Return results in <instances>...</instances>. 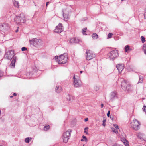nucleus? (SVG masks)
<instances>
[{
	"label": "nucleus",
	"mask_w": 146,
	"mask_h": 146,
	"mask_svg": "<svg viewBox=\"0 0 146 146\" xmlns=\"http://www.w3.org/2000/svg\"><path fill=\"white\" fill-rule=\"evenodd\" d=\"M101 107L102 108L104 106V105L103 104H101Z\"/></svg>",
	"instance_id": "45"
},
{
	"label": "nucleus",
	"mask_w": 146,
	"mask_h": 146,
	"mask_svg": "<svg viewBox=\"0 0 146 146\" xmlns=\"http://www.w3.org/2000/svg\"><path fill=\"white\" fill-rule=\"evenodd\" d=\"M82 138L83 139H84V140H85V141H87V138H86V136H84V135H83L82 136Z\"/></svg>",
	"instance_id": "37"
},
{
	"label": "nucleus",
	"mask_w": 146,
	"mask_h": 146,
	"mask_svg": "<svg viewBox=\"0 0 146 146\" xmlns=\"http://www.w3.org/2000/svg\"><path fill=\"white\" fill-rule=\"evenodd\" d=\"M13 3L14 5L17 7H19V3L17 1L15 0L13 1Z\"/></svg>",
	"instance_id": "19"
},
{
	"label": "nucleus",
	"mask_w": 146,
	"mask_h": 146,
	"mask_svg": "<svg viewBox=\"0 0 146 146\" xmlns=\"http://www.w3.org/2000/svg\"><path fill=\"white\" fill-rule=\"evenodd\" d=\"M63 27L61 23H59L58 25L56 26L54 31L57 33H60L63 31Z\"/></svg>",
	"instance_id": "11"
},
{
	"label": "nucleus",
	"mask_w": 146,
	"mask_h": 146,
	"mask_svg": "<svg viewBox=\"0 0 146 146\" xmlns=\"http://www.w3.org/2000/svg\"><path fill=\"white\" fill-rule=\"evenodd\" d=\"M87 29V28L85 27L84 28L82 29V33L84 35H86V33H85Z\"/></svg>",
	"instance_id": "29"
},
{
	"label": "nucleus",
	"mask_w": 146,
	"mask_h": 146,
	"mask_svg": "<svg viewBox=\"0 0 146 146\" xmlns=\"http://www.w3.org/2000/svg\"><path fill=\"white\" fill-rule=\"evenodd\" d=\"M55 58L57 59L56 61L60 64H65L67 62L68 57L66 55L62 54L60 55L59 57L56 56L55 57Z\"/></svg>",
	"instance_id": "2"
},
{
	"label": "nucleus",
	"mask_w": 146,
	"mask_h": 146,
	"mask_svg": "<svg viewBox=\"0 0 146 146\" xmlns=\"http://www.w3.org/2000/svg\"><path fill=\"white\" fill-rule=\"evenodd\" d=\"M111 129L112 131L114 133H118V131L117 129H115L114 128L111 127Z\"/></svg>",
	"instance_id": "28"
},
{
	"label": "nucleus",
	"mask_w": 146,
	"mask_h": 146,
	"mask_svg": "<svg viewBox=\"0 0 146 146\" xmlns=\"http://www.w3.org/2000/svg\"><path fill=\"white\" fill-rule=\"evenodd\" d=\"M125 52H128L132 50L130 48L129 46V45L125 46Z\"/></svg>",
	"instance_id": "18"
},
{
	"label": "nucleus",
	"mask_w": 146,
	"mask_h": 146,
	"mask_svg": "<svg viewBox=\"0 0 146 146\" xmlns=\"http://www.w3.org/2000/svg\"><path fill=\"white\" fill-rule=\"evenodd\" d=\"M14 52L13 50H9L6 52L4 56L5 59L11 60L14 57Z\"/></svg>",
	"instance_id": "8"
},
{
	"label": "nucleus",
	"mask_w": 146,
	"mask_h": 146,
	"mask_svg": "<svg viewBox=\"0 0 146 146\" xmlns=\"http://www.w3.org/2000/svg\"><path fill=\"white\" fill-rule=\"evenodd\" d=\"M133 122V123L132 124L131 126L133 129L135 131L139 130L140 128V123L136 119L134 120Z\"/></svg>",
	"instance_id": "10"
},
{
	"label": "nucleus",
	"mask_w": 146,
	"mask_h": 146,
	"mask_svg": "<svg viewBox=\"0 0 146 146\" xmlns=\"http://www.w3.org/2000/svg\"><path fill=\"white\" fill-rule=\"evenodd\" d=\"M50 127L49 125H47L44 126V130L45 131H47L50 129Z\"/></svg>",
	"instance_id": "24"
},
{
	"label": "nucleus",
	"mask_w": 146,
	"mask_h": 146,
	"mask_svg": "<svg viewBox=\"0 0 146 146\" xmlns=\"http://www.w3.org/2000/svg\"><path fill=\"white\" fill-rule=\"evenodd\" d=\"M123 143L125 146H129V143L128 141L125 139H123Z\"/></svg>",
	"instance_id": "23"
},
{
	"label": "nucleus",
	"mask_w": 146,
	"mask_h": 146,
	"mask_svg": "<svg viewBox=\"0 0 146 146\" xmlns=\"http://www.w3.org/2000/svg\"><path fill=\"white\" fill-rule=\"evenodd\" d=\"M18 29H17L16 31H15V32H16L17 33V32H18Z\"/></svg>",
	"instance_id": "48"
},
{
	"label": "nucleus",
	"mask_w": 146,
	"mask_h": 146,
	"mask_svg": "<svg viewBox=\"0 0 146 146\" xmlns=\"http://www.w3.org/2000/svg\"><path fill=\"white\" fill-rule=\"evenodd\" d=\"M2 53V50H1L0 48V55Z\"/></svg>",
	"instance_id": "46"
},
{
	"label": "nucleus",
	"mask_w": 146,
	"mask_h": 146,
	"mask_svg": "<svg viewBox=\"0 0 146 146\" xmlns=\"http://www.w3.org/2000/svg\"><path fill=\"white\" fill-rule=\"evenodd\" d=\"M14 20L15 22L18 24L24 23L26 21L25 14L23 13L20 14L19 16H16Z\"/></svg>",
	"instance_id": "1"
},
{
	"label": "nucleus",
	"mask_w": 146,
	"mask_h": 146,
	"mask_svg": "<svg viewBox=\"0 0 146 146\" xmlns=\"http://www.w3.org/2000/svg\"><path fill=\"white\" fill-rule=\"evenodd\" d=\"M143 80V79L142 78H140L139 77L138 83H142Z\"/></svg>",
	"instance_id": "32"
},
{
	"label": "nucleus",
	"mask_w": 146,
	"mask_h": 146,
	"mask_svg": "<svg viewBox=\"0 0 146 146\" xmlns=\"http://www.w3.org/2000/svg\"><path fill=\"white\" fill-rule=\"evenodd\" d=\"M62 91V88L60 87L59 86H56V87L55 91L57 93H59L61 92Z\"/></svg>",
	"instance_id": "17"
},
{
	"label": "nucleus",
	"mask_w": 146,
	"mask_h": 146,
	"mask_svg": "<svg viewBox=\"0 0 146 146\" xmlns=\"http://www.w3.org/2000/svg\"><path fill=\"white\" fill-rule=\"evenodd\" d=\"M17 95V94L16 93H14L13 94V96H16Z\"/></svg>",
	"instance_id": "42"
},
{
	"label": "nucleus",
	"mask_w": 146,
	"mask_h": 146,
	"mask_svg": "<svg viewBox=\"0 0 146 146\" xmlns=\"http://www.w3.org/2000/svg\"><path fill=\"white\" fill-rule=\"evenodd\" d=\"M9 27L7 24L3 23L0 24V30L1 31H4L5 30L8 29Z\"/></svg>",
	"instance_id": "13"
},
{
	"label": "nucleus",
	"mask_w": 146,
	"mask_h": 146,
	"mask_svg": "<svg viewBox=\"0 0 146 146\" xmlns=\"http://www.w3.org/2000/svg\"><path fill=\"white\" fill-rule=\"evenodd\" d=\"M86 59L88 60H90L95 57V55L93 54L92 51L90 50L86 51Z\"/></svg>",
	"instance_id": "9"
},
{
	"label": "nucleus",
	"mask_w": 146,
	"mask_h": 146,
	"mask_svg": "<svg viewBox=\"0 0 146 146\" xmlns=\"http://www.w3.org/2000/svg\"><path fill=\"white\" fill-rule=\"evenodd\" d=\"M49 3V2H47L46 3V6H47V5H48V3Z\"/></svg>",
	"instance_id": "44"
},
{
	"label": "nucleus",
	"mask_w": 146,
	"mask_h": 146,
	"mask_svg": "<svg viewBox=\"0 0 146 146\" xmlns=\"http://www.w3.org/2000/svg\"><path fill=\"white\" fill-rule=\"evenodd\" d=\"M81 141H84V140L83 139H81Z\"/></svg>",
	"instance_id": "49"
},
{
	"label": "nucleus",
	"mask_w": 146,
	"mask_h": 146,
	"mask_svg": "<svg viewBox=\"0 0 146 146\" xmlns=\"http://www.w3.org/2000/svg\"><path fill=\"white\" fill-rule=\"evenodd\" d=\"M144 19H146V13H144Z\"/></svg>",
	"instance_id": "40"
},
{
	"label": "nucleus",
	"mask_w": 146,
	"mask_h": 146,
	"mask_svg": "<svg viewBox=\"0 0 146 146\" xmlns=\"http://www.w3.org/2000/svg\"><path fill=\"white\" fill-rule=\"evenodd\" d=\"M92 37L94 39H97L98 38V35L96 33H94L92 34Z\"/></svg>",
	"instance_id": "20"
},
{
	"label": "nucleus",
	"mask_w": 146,
	"mask_h": 146,
	"mask_svg": "<svg viewBox=\"0 0 146 146\" xmlns=\"http://www.w3.org/2000/svg\"><path fill=\"white\" fill-rule=\"evenodd\" d=\"M73 84L74 87H79L82 85V82L80 78L78 76H75L74 75L73 76Z\"/></svg>",
	"instance_id": "6"
},
{
	"label": "nucleus",
	"mask_w": 146,
	"mask_h": 146,
	"mask_svg": "<svg viewBox=\"0 0 146 146\" xmlns=\"http://www.w3.org/2000/svg\"><path fill=\"white\" fill-rule=\"evenodd\" d=\"M16 57H14L13 58L10 65V67L11 68H14L15 67V64L16 60Z\"/></svg>",
	"instance_id": "15"
},
{
	"label": "nucleus",
	"mask_w": 146,
	"mask_h": 146,
	"mask_svg": "<svg viewBox=\"0 0 146 146\" xmlns=\"http://www.w3.org/2000/svg\"><path fill=\"white\" fill-rule=\"evenodd\" d=\"M29 42L31 44L37 47L40 46L42 44V40L36 38H33L31 40H29Z\"/></svg>",
	"instance_id": "4"
},
{
	"label": "nucleus",
	"mask_w": 146,
	"mask_h": 146,
	"mask_svg": "<svg viewBox=\"0 0 146 146\" xmlns=\"http://www.w3.org/2000/svg\"><path fill=\"white\" fill-rule=\"evenodd\" d=\"M80 41V40L76 38H73L69 40V42L70 43L73 42L78 43Z\"/></svg>",
	"instance_id": "16"
},
{
	"label": "nucleus",
	"mask_w": 146,
	"mask_h": 146,
	"mask_svg": "<svg viewBox=\"0 0 146 146\" xmlns=\"http://www.w3.org/2000/svg\"><path fill=\"white\" fill-rule=\"evenodd\" d=\"M106 120H103V124L102 125L104 126L105 127L106 125V124H105V122L106 121Z\"/></svg>",
	"instance_id": "34"
},
{
	"label": "nucleus",
	"mask_w": 146,
	"mask_h": 146,
	"mask_svg": "<svg viewBox=\"0 0 146 146\" xmlns=\"http://www.w3.org/2000/svg\"><path fill=\"white\" fill-rule=\"evenodd\" d=\"M88 127H86L84 129V132L86 133V134L87 135L88 134V131H86V130L88 131Z\"/></svg>",
	"instance_id": "31"
},
{
	"label": "nucleus",
	"mask_w": 146,
	"mask_h": 146,
	"mask_svg": "<svg viewBox=\"0 0 146 146\" xmlns=\"http://www.w3.org/2000/svg\"><path fill=\"white\" fill-rule=\"evenodd\" d=\"M138 137L140 139H142L143 138V135L141 133H139L137 134Z\"/></svg>",
	"instance_id": "27"
},
{
	"label": "nucleus",
	"mask_w": 146,
	"mask_h": 146,
	"mask_svg": "<svg viewBox=\"0 0 146 146\" xmlns=\"http://www.w3.org/2000/svg\"><path fill=\"white\" fill-rule=\"evenodd\" d=\"M110 111H109L107 114V116L109 117L110 116Z\"/></svg>",
	"instance_id": "39"
},
{
	"label": "nucleus",
	"mask_w": 146,
	"mask_h": 146,
	"mask_svg": "<svg viewBox=\"0 0 146 146\" xmlns=\"http://www.w3.org/2000/svg\"><path fill=\"white\" fill-rule=\"evenodd\" d=\"M121 86L125 91H129L132 90V88L129 82L125 80L122 81Z\"/></svg>",
	"instance_id": "3"
},
{
	"label": "nucleus",
	"mask_w": 146,
	"mask_h": 146,
	"mask_svg": "<svg viewBox=\"0 0 146 146\" xmlns=\"http://www.w3.org/2000/svg\"><path fill=\"white\" fill-rule=\"evenodd\" d=\"M112 146H120V145H119L114 144Z\"/></svg>",
	"instance_id": "41"
},
{
	"label": "nucleus",
	"mask_w": 146,
	"mask_h": 146,
	"mask_svg": "<svg viewBox=\"0 0 146 146\" xmlns=\"http://www.w3.org/2000/svg\"><path fill=\"white\" fill-rule=\"evenodd\" d=\"M113 34L112 33H110L108 35V38H111L113 36Z\"/></svg>",
	"instance_id": "30"
},
{
	"label": "nucleus",
	"mask_w": 146,
	"mask_h": 146,
	"mask_svg": "<svg viewBox=\"0 0 146 146\" xmlns=\"http://www.w3.org/2000/svg\"><path fill=\"white\" fill-rule=\"evenodd\" d=\"M0 146H2L1 145H0Z\"/></svg>",
	"instance_id": "55"
},
{
	"label": "nucleus",
	"mask_w": 146,
	"mask_h": 146,
	"mask_svg": "<svg viewBox=\"0 0 146 146\" xmlns=\"http://www.w3.org/2000/svg\"><path fill=\"white\" fill-rule=\"evenodd\" d=\"M2 76L1 73V72L0 71V77H1Z\"/></svg>",
	"instance_id": "47"
},
{
	"label": "nucleus",
	"mask_w": 146,
	"mask_h": 146,
	"mask_svg": "<svg viewBox=\"0 0 146 146\" xmlns=\"http://www.w3.org/2000/svg\"><path fill=\"white\" fill-rule=\"evenodd\" d=\"M13 95L12 96H10V98H13Z\"/></svg>",
	"instance_id": "50"
},
{
	"label": "nucleus",
	"mask_w": 146,
	"mask_h": 146,
	"mask_svg": "<svg viewBox=\"0 0 146 146\" xmlns=\"http://www.w3.org/2000/svg\"><path fill=\"white\" fill-rule=\"evenodd\" d=\"M82 72H83L82 71H80V73H82Z\"/></svg>",
	"instance_id": "51"
},
{
	"label": "nucleus",
	"mask_w": 146,
	"mask_h": 146,
	"mask_svg": "<svg viewBox=\"0 0 146 146\" xmlns=\"http://www.w3.org/2000/svg\"><path fill=\"white\" fill-rule=\"evenodd\" d=\"M31 138H27L25 139V141L27 143H29L30 141H31Z\"/></svg>",
	"instance_id": "25"
},
{
	"label": "nucleus",
	"mask_w": 146,
	"mask_h": 146,
	"mask_svg": "<svg viewBox=\"0 0 146 146\" xmlns=\"http://www.w3.org/2000/svg\"><path fill=\"white\" fill-rule=\"evenodd\" d=\"M114 126L117 129H119V127L118 126L117 124H114Z\"/></svg>",
	"instance_id": "38"
},
{
	"label": "nucleus",
	"mask_w": 146,
	"mask_h": 146,
	"mask_svg": "<svg viewBox=\"0 0 146 146\" xmlns=\"http://www.w3.org/2000/svg\"><path fill=\"white\" fill-rule=\"evenodd\" d=\"M142 109L144 111H145V112H146V106H144L143 107Z\"/></svg>",
	"instance_id": "35"
},
{
	"label": "nucleus",
	"mask_w": 146,
	"mask_h": 146,
	"mask_svg": "<svg viewBox=\"0 0 146 146\" xmlns=\"http://www.w3.org/2000/svg\"><path fill=\"white\" fill-rule=\"evenodd\" d=\"M124 66L123 64H118L116 66V67L119 73L121 72L124 68Z\"/></svg>",
	"instance_id": "14"
},
{
	"label": "nucleus",
	"mask_w": 146,
	"mask_h": 146,
	"mask_svg": "<svg viewBox=\"0 0 146 146\" xmlns=\"http://www.w3.org/2000/svg\"><path fill=\"white\" fill-rule=\"evenodd\" d=\"M84 144L83 145V146H84Z\"/></svg>",
	"instance_id": "54"
},
{
	"label": "nucleus",
	"mask_w": 146,
	"mask_h": 146,
	"mask_svg": "<svg viewBox=\"0 0 146 146\" xmlns=\"http://www.w3.org/2000/svg\"><path fill=\"white\" fill-rule=\"evenodd\" d=\"M116 95V92H113L111 93V99L115 97Z\"/></svg>",
	"instance_id": "22"
},
{
	"label": "nucleus",
	"mask_w": 146,
	"mask_h": 146,
	"mask_svg": "<svg viewBox=\"0 0 146 146\" xmlns=\"http://www.w3.org/2000/svg\"><path fill=\"white\" fill-rule=\"evenodd\" d=\"M88 120V118H86L84 119V121L85 122L87 121Z\"/></svg>",
	"instance_id": "43"
},
{
	"label": "nucleus",
	"mask_w": 146,
	"mask_h": 146,
	"mask_svg": "<svg viewBox=\"0 0 146 146\" xmlns=\"http://www.w3.org/2000/svg\"><path fill=\"white\" fill-rule=\"evenodd\" d=\"M67 98L70 102L72 101L74 99V98L72 96L69 95L67 97Z\"/></svg>",
	"instance_id": "21"
},
{
	"label": "nucleus",
	"mask_w": 146,
	"mask_h": 146,
	"mask_svg": "<svg viewBox=\"0 0 146 146\" xmlns=\"http://www.w3.org/2000/svg\"><path fill=\"white\" fill-rule=\"evenodd\" d=\"M26 50H27V48L25 47H23L22 48L21 50L22 51H25Z\"/></svg>",
	"instance_id": "36"
},
{
	"label": "nucleus",
	"mask_w": 146,
	"mask_h": 146,
	"mask_svg": "<svg viewBox=\"0 0 146 146\" xmlns=\"http://www.w3.org/2000/svg\"><path fill=\"white\" fill-rule=\"evenodd\" d=\"M123 139H122L121 140V141L123 142V141H123Z\"/></svg>",
	"instance_id": "52"
},
{
	"label": "nucleus",
	"mask_w": 146,
	"mask_h": 146,
	"mask_svg": "<svg viewBox=\"0 0 146 146\" xmlns=\"http://www.w3.org/2000/svg\"><path fill=\"white\" fill-rule=\"evenodd\" d=\"M62 11L64 20L66 21L69 18V9H66L63 10Z\"/></svg>",
	"instance_id": "12"
},
{
	"label": "nucleus",
	"mask_w": 146,
	"mask_h": 146,
	"mask_svg": "<svg viewBox=\"0 0 146 146\" xmlns=\"http://www.w3.org/2000/svg\"><path fill=\"white\" fill-rule=\"evenodd\" d=\"M143 49L144 51V54L146 55V44H144L143 47Z\"/></svg>",
	"instance_id": "26"
},
{
	"label": "nucleus",
	"mask_w": 146,
	"mask_h": 146,
	"mask_svg": "<svg viewBox=\"0 0 146 146\" xmlns=\"http://www.w3.org/2000/svg\"><path fill=\"white\" fill-rule=\"evenodd\" d=\"M72 131L68 129L66 132L64 133L63 134L62 137L63 139V142L65 143H67L70 137V133Z\"/></svg>",
	"instance_id": "7"
},
{
	"label": "nucleus",
	"mask_w": 146,
	"mask_h": 146,
	"mask_svg": "<svg viewBox=\"0 0 146 146\" xmlns=\"http://www.w3.org/2000/svg\"><path fill=\"white\" fill-rule=\"evenodd\" d=\"M119 55L118 51L116 50H114L111 51L107 54L108 57L111 60H113Z\"/></svg>",
	"instance_id": "5"
},
{
	"label": "nucleus",
	"mask_w": 146,
	"mask_h": 146,
	"mask_svg": "<svg viewBox=\"0 0 146 146\" xmlns=\"http://www.w3.org/2000/svg\"><path fill=\"white\" fill-rule=\"evenodd\" d=\"M141 40L142 41V42L143 43H144L145 41V39L144 37L143 36H141Z\"/></svg>",
	"instance_id": "33"
},
{
	"label": "nucleus",
	"mask_w": 146,
	"mask_h": 146,
	"mask_svg": "<svg viewBox=\"0 0 146 146\" xmlns=\"http://www.w3.org/2000/svg\"><path fill=\"white\" fill-rule=\"evenodd\" d=\"M145 13H146V8L145 9Z\"/></svg>",
	"instance_id": "53"
}]
</instances>
